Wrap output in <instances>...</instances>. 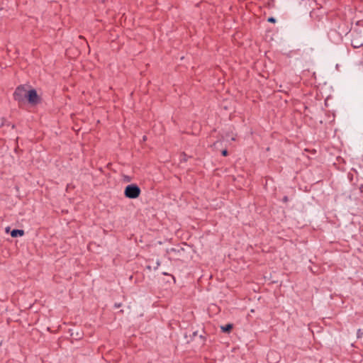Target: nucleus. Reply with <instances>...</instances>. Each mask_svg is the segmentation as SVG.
<instances>
[{
  "label": "nucleus",
  "instance_id": "nucleus-2",
  "mask_svg": "<svg viewBox=\"0 0 363 363\" xmlns=\"http://www.w3.org/2000/svg\"><path fill=\"white\" fill-rule=\"evenodd\" d=\"M28 92V90L24 86H20L16 89L13 96L16 100L21 102L26 99Z\"/></svg>",
  "mask_w": 363,
  "mask_h": 363
},
{
  "label": "nucleus",
  "instance_id": "nucleus-7",
  "mask_svg": "<svg viewBox=\"0 0 363 363\" xmlns=\"http://www.w3.org/2000/svg\"><path fill=\"white\" fill-rule=\"evenodd\" d=\"M222 155L223 156H227L228 155V151L226 150H224L222 151Z\"/></svg>",
  "mask_w": 363,
  "mask_h": 363
},
{
  "label": "nucleus",
  "instance_id": "nucleus-3",
  "mask_svg": "<svg viewBox=\"0 0 363 363\" xmlns=\"http://www.w3.org/2000/svg\"><path fill=\"white\" fill-rule=\"evenodd\" d=\"M26 99L28 102L33 105H35L40 102V97L35 89L28 90Z\"/></svg>",
  "mask_w": 363,
  "mask_h": 363
},
{
  "label": "nucleus",
  "instance_id": "nucleus-6",
  "mask_svg": "<svg viewBox=\"0 0 363 363\" xmlns=\"http://www.w3.org/2000/svg\"><path fill=\"white\" fill-rule=\"evenodd\" d=\"M357 338H362L363 337V330H358L357 333Z\"/></svg>",
  "mask_w": 363,
  "mask_h": 363
},
{
  "label": "nucleus",
  "instance_id": "nucleus-5",
  "mask_svg": "<svg viewBox=\"0 0 363 363\" xmlns=\"http://www.w3.org/2000/svg\"><path fill=\"white\" fill-rule=\"evenodd\" d=\"M221 330L224 333H228L230 332L233 328L232 324H227L225 325L221 326Z\"/></svg>",
  "mask_w": 363,
  "mask_h": 363
},
{
  "label": "nucleus",
  "instance_id": "nucleus-4",
  "mask_svg": "<svg viewBox=\"0 0 363 363\" xmlns=\"http://www.w3.org/2000/svg\"><path fill=\"white\" fill-rule=\"evenodd\" d=\"M24 235V231L23 230H13L11 232V235L13 238H16L18 236H23Z\"/></svg>",
  "mask_w": 363,
  "mask_h": 363
},
{
  "label": "nucleus",
  "instance_id": "nucleus-8",
  "mask_svg": "<svg viewBox=\"0 0 363 363\" xmlns=\"http://www.w3.org/2000/svg\"><path fill=\"white\" fill-rule=\"evenodd\" d=\"M268 21H269V22H272V23H274V22H275V19H274V18H272V17L269 18L268 19Z\"/></svg>",
  "mask_w": 363,
  "mask_h": 363
},
{
  "label": "nucleus",
  "instance_id": "nucleus-1",
  "mask_svg": "<svg viewBox=\"0 0 363 363\" xmlns=\"http://www.w3.org/2000/svg\"><path fill=\"white\" fill-rule=\"evenodd\" d=\"M140 192V189L135 184L128 185L124 190V194L128 199L138 198Z\"/></svg>",
  "mask_w": 363,
  "mask_h": 363
}]
</instances>
